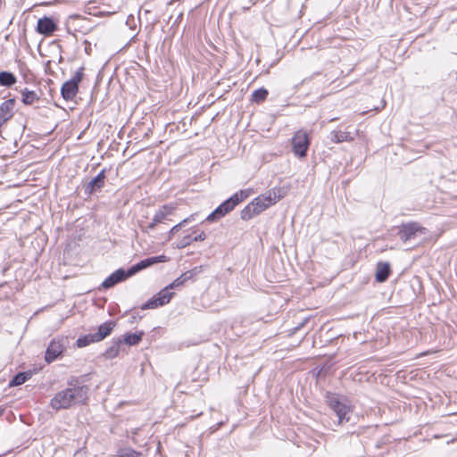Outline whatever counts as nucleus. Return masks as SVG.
<instances>
[{"mask_svg":"<svg viewBox=\"0 0 457 457\" xmlns=\"http://www.w3.org/2000/svg\"><path fill=\"white\" fill-rule=\"evenodd\" d=\"M161 305L158 303V300L156 295H154L151 299H149L147 302L142 304L141 309L146 310V309H154L157 307H160Z\"/></svg>","mask_w":457,"mask_h":457,"instance_id":"nucleus-32","label":"nucleus"},{"mask_svg":"<svg viewBox=\"0 0 457 457\" xmlns=\"http://www.w3.org/2000/svg\"><path fill=\"white\" fill-rule=\"evenodd\" d=\"M154 259L152 257L145 258L129 268V275H135L138 271L154 265Z\"/></svg>","mask_w":457,"mask_h":457,"instance_id":"nucleus-20","label":"nucleus"},{"mask_svg":"<svg viewBox=\"0 0 457 457\" xmlns=\"http://www.w3.org/2000/svg\"><path fill=\"white\" fill-rule=\"evenodd\" d=\"M30 378H31L30 371L19 372L9 382V386L12 387V386L22 385L27 380H29Z\"/></svg>","mask_w":457,"mask_h":457,"instance_id":"nucleus-24","label":"nucleus"},{"mask_svg":"<svg viewBox=\"0 0 457 457\" xmlns=\"http://www.w3.org/2000/svg\"><path fill=\"white\" fill-rule=\"evenodd\" d=\"M79 92V87L69 82L68 80L63 83L61 88V95L66 101H71L75 98Z\"/></svg>","mask_w":457,"mask_h":457,"instance_id":"nucleus-15","label":"nucleus"},{"mask_svg":"<svg viewBox=\"0 0 457 457\" xmlns=\"http://www.w3.org/2000/svg\"><path fill=\"white\" fill-rule=\"evenodd\" d=\"M84 67H80L76 72L75 74L73 75V77L69 79L68 81L72 83V84H75V86L79 87V83L82 81L83 79V77H84Z\"/></svg>","mask_w":457,"mask_h":457,"instance_id":"nucleus-31","label":"nucleus"},{"mask_svg":"<svg viewBox=\"0 0 457 457\" xmlns=\"http://www.w3.org/2000/svg\"><path fill=\"white\" fill-rule=\"evenodd\" d=\"M266 194L268 198L272 202V204H275L287 195V190L285 187H274L269 190Z\"/></svg>","mask_w":457,"mask_h":457,"instance_id":"nucleus-19","label":"nucleus"},{"mask_svg":"<svg viewBox=\"0 0 457 457\" xmlns=\"http://www.w3.org/2000/svg\"><path fill=\"white\" fill-rule=\"evenodd\" d=\"M308 321V319H305L301 324H299L297 327H295L294 329H293V332L292 333H295V331H297L298 329H300L301 328H303L304 326V324Z\"/></svg>","mask_w":457,"mask_h":457,"instance_id":"nucleus-37","label":"nucleus"},{"mask_svg":"<svg viewBox=\"0 0 457 457\" xmlns=\"http://www.w3.org/2000/svg\"><path fill=\"white\" fill-rule=\"evenodd\" d=\"M251 193V189H243L235 193L233 195L220 204L212 212H211L207 216L206 220L209 222L219 220L220 218L233 211L237 204L248 198Z\"/></svg>","mask_w":457,"mask_h":457,"instance_id":"nucleus-2","label":"nucleus"},{"mask_svg":"<svg viewBox=\"0 0 457 457\" xmlns=\"http://www.w3.org/2000/svg\"><path fill=\"white\" fill-rule=\"evenodd\" d=\"M121 344L122 340L120 337L113 339L112 345H110L104 353V356L106 359H113L116 356H118L120 353V346Z\"/></svg>","mask_w":457,"mask_h":457,"instance_id":"nucleus-18","label":"nucleus"},{"mask_svg":"<svg viewBox=\"0 0 457 457\" xmlns=\"http://www.w3.org/2000/svg\"><path fill=\"white\" fill-rule=\"evenodd\" d=\"M329 138L334 143L350 142L353 139L349 132L336 130L330 133Z\"/></svg>","mask_w":457,"mask_h":457,"instance_id":"nucleus-22","label":"nucleus"},{"mask_svg":"<svg viewBox=\"0 0 457 457\" xmlns=\"http://www.w3.org/2000/svg\"><path fill=\"white\" fill-rule=\"evenodd\" d=\"M57 30V24L53 18L45 16L37 21V31L45 37L51 36Z\"/></svg>","mask_w":457,"mask_h":457,"instance_id":"nucleus-10","label":"nucleus"},{"mask_svg":"<svg viewBox=\"0 0 457 457\" xmlns=\"http://www.w3.org/2000/svg\"><path fill=\"white\" fill-rule=\"evenodd\" d=\"M194 214L184 219L179 223L176 224L171 228V229L169 232L168 240H170L172 236L177 233L182 227H184L186 224L189 223L191 220H194Z\"/></svg>","mask_w":457,"mask_h":457,"instance_id":"nucleus-28","label":"nucleus"},{"mask_svg":"<svg viewBox=\"0 0 457 457\" xmlns=\"http://www.w3.org/2000/svg\"><path fill=\"white\" fill-rule=\"evenodd\" d=\"M173 289L172 287H169V285L165 287L163 289H162L158 294H156V297L158 300V303L161 306H163L170 303L171 298L173 297L174 293L170 292V290Z\"/></svg>","mask_w":457,"mask_h":457,"instance_id":"nucleus-21","label":"nucleus"},{"mask_svg":"<svg viewBox=\"0 0 457 457\" xmlns=\"http://www.w3.org/2000/svg\"><path fill=\"white\" fill-rule=\"evenodd\" d=\"M391 273V267L388 262H379L377 264L376 270V280L379 283H383L387 280Z\"/></svg>","mask_w":457,"mask_h":457,"instance_id":"nucleus-14","label":"nucleus"},{"mask_svg":"<svg viewBox=\"0 0 457 457\" xmlns=\"http://www.w3.org/2000/svg\"><path fill=\"white\" fill-rule=\"evenodd\" d=\"M326 401L330 409L337 417L338 425L348 422L351 419L352 410L350 406L342 403L337 395L327 393Z\"/></svg>","mask_w":457,"mask_h":457,"instance_id":"nucleus-4","label":"nucleus"},{"mask_svg":"<svg viewBox=\"0 0 457 457\" xmlns=\"http://www.w3.org/2000/svg\"><path fill=\"white\" fill-rule=\"evenodd\" d=\"M156 227V224L151 221L145 228V231L153 230Z\"/></svg>","mask_w":457,"mask_h":457,"instance_id":"nucleus-36","label":"nucleus"},{"mask_svg":"<svg viewBox=\"0 0 457 457\" xmlns=\"http://www.w3.org/2000/svg\"><path fill=\"white\" fill-rule=\"evenodd\" d=\"M105 178V170H102L97 176L84 186L85 194L91 195L94 193L100 191L104 186Z\"/></svg>","mask_w":457,"mask_h":457,"instance_id":"nucleus-8","label":"nucleus"},{"mask_svg":"<svg viewBox=\"0 0 457 457\" xmlns=\"http://www.w3.org/2000/svg\"><path fill=\"white\" fill-rule=\"evenodd\" d=\"M21 93L22 96L21 101L25 105H31L40 99L39 96L35 91L28 88L21 89Z\"/></svg>","mask_w":457,"mask_h":457,"instance_id":"nucleus-17","label":"nucleus"},{"mask_svg":"<svg viewBox=\"0 0 457 457\" xmlns=\"http://www.w3.org/2000/svg\"><path fill=\"white\" fill-rule=\"evenodd\" d=\"M269 92L266 88L261 87L254 90L252 94V101L256 104L262 103L268 96Z\"/></svg>","mask_w":457,"mask_h":457,"instance_id":"nucleus-26","label":"nucleus"},{"mask_svg":"<svg viewBox=\"0 0 457 457\" xmlns=\"http://www.w3.org/2000/svg\"><path fill=\"white\" fill-rule=\"evenodd\" d=\"M64 345L62 340L53 339L46 351L45 360L47 363L55 361L63 352Z\"/></svg>","mask_w":457,"mask_h":457,"instance_id":"nucleus-7","label":"nucleus"},{"mask_svg":"<svg viewBox=\"0 0 457 457\" xmlns=\"http://www.w3.org/2000/svg\"><path fill=\"white\" fill-rule=\"evenodd\" d=\"M16 100L10 98L2 103V123L10 120L15 113Z\"/></svg>","mask_w":457,"mask_h":457,"instance_id":"nucleus-12","label":"nucleus"},{"mask_svg":"<svg viewBox=\"0 0 457 457\" xmlns=\"http://www.w3.org/2000/svg\"><path fill=\"white\" fill-rule=\"evenodd\" d=\"M68 385L70 387L58 392L52 398L50 405L54 410L68 409L75 404L85 403L87 401V386L79 385L76 378L70 379Z\"/></svg>","mask_w":457,"mask_h":457,"instance_id":"nucleus-1","label":"nucleus"},{"mask_svg":"<svg viewBox=\"0 0 457 457\" xmlns=\"http://www.w3.org/2000/svg\"><path fill=\"white\" fill-rule=\"evenodd\" d=\"M141 453L132 448H123L118 452L117 457H139Z\"/></svg>","mask_w":457,"mask_h":457,"instance_id":"nucleus-29","label":"nucleus"},{"mask_svg":"<svg viewBox=\"0 0 457 457\" xmlns=\"http://www.w3.org/2000/svg\"><path fill=\"white\" fill-rule=\"evenodd\" d=\"M116 326L114 320H108L98 327L97 332L79 337L77 339L78 347H85L92 343H97L104 340L112 332Z\"/></svg>","mask_w":457,"mask_h":457,"instance_id":"nucleus-3","label":"nucleus"},{"mask_svg":"<svg viewBox=\"0 0 457 457\" xmlns=\"http://www.w3.org/2000/svg\"><path fill=\"white\" fill-rule=\"evenodd\" d=\"M251 204L253 205V208L258 214L273 205L272 202L268 198L267 194L257 196L251 202Z\"/></svg>","mask_w":457,"mask_h":457,"instance_id":"nucleus-13","label":"nucleus"},{"mask_svg":"<svg viewBox=\"0 0 457 457\" xmlns=\"http://www.w3.org/2000/svg\"><path fill=\"white\" fill-rule=\"evenodd\" d=\"M144 336V332H137V333H127L123 336V338H121L122 343L128 345H137L140 343L142 340V337Z\"/></svg>","mask_w":457,"mask_h":457,"instance_id":"nucleus-23","label":"nucleus"},{"mask_svg":"<svg viewBox=\"0 0 457 457\" xmlns=\"http://www.w3.org/2000/svg\"><path fill=\"white\" fill-rule=\"evenodd\" d=\"M426 231L427 229L418 222H408L399 228L397 235L403 243H408L417 239L419 236L425 235Z\"/></svg>","mask_w":457,"mask_h":457,"instance_id":"nucleus-5","label":"nucleus"},{"mask_svg":"<svg viewBox=\"0 0 457 457\" xmlns=\"http://www.w3.org/2000/svg\"><path fill=\"white\" fill-rule=\"evenodd\" d=\"M174 211V207L170 205H162L154 214L153 222L156 225L163 222L168 219V216L171 215Z\"/></svg>","mask_w":457,"mask_h":457,"instance_id":"nucleus-16","label":"nucleus"},{"mask_svg":"<svg viewBox=\"0 0 457 457\" xmlns=\"http://www.w3.org/2000/svg\"><path fill=\"white\" fill-rule=\"evenodd\" d=\"M292 151L295 156L303 158L307 154L310 145V138L308 134L303 130H298L292 137Z\"/></svg>","mask_w":457,"mask_h":457,"instance_id":"nucleus-6","label":"nucleus"},{"mask_svg":"<svg viewBox=\"0 0 457 457\" xmlns=\"http://www.w3.org/2000/svg\"><path fill=\"white\" fill-rule=\"evenodd\" d=\"M193 238L194 242L204 241L206 238V234L204 231H202L198 235L193 236Z\"/></svg>","mask_w":457,"mask_h":457,"instance_id":"nucleus-34","label":"nucleus"},{"mask_svg":"<svg viewBox=\"0 0 457 457\" xmlns=\"http://www.w3.org/2000/svg\"><path fill=\"white\" fill-rule=\"evenodd\" d=\"M201 267H195L192 270H187L177 278L172 283L169 285V287L176 288L183 286L187 281L194 279V278L200 273Z\"/></svg>","mask_w":457,"mask_h":457,"instance_id":"nucleus-11","label":"nucleus"},{"mask_svg":"<svg viewBox=\"0 0 457 457\" xmlns=\"http://www.w3.org/2000/svg\"><path fill=\"white\" fill-rule=\"evenodd\" d=\"M194 242L193 235H187L183 237L176 245V247L179 249L185 248L190 245Z\"/></svg>","mask_w":457,"mask_h":457,"instance_id":"nucleus-30","label":"nucleus"},{"mask_svg":"<svg viewBox=\"0 0 457 457\" xmlns=\"http://www.w3.org/2000/svg\"><path fill=\"white\" fill-rule=\"evenodd\" d=\"M132 275H129V270L119 269L107 277L102 283V287L105 289L113 287L120 282L124 281Z\"/></svg>","mask_w":457,"mask_h":457,"instance_id":"nucleus-9","label":"nucleus"},{"mask_svg":"<svg viewBox=\"0 0 457 457\" xmlns=\"http://www.w3.org/2000/svg\"><path fill=\"white\" fill-rule=\"evenodd\" d=\"M6 156H8V154H2V157H3V158H4V157H6Z\"/></svg>","mask_w":457,"mask_h":457,"instance_id":"nucleus-38","label":"nucleus"},{"mask_svg":"<svg viewBox=\"0 0 457 457\" xmlns=\"http://www.w3.org/2000/svg\"><path fill=\"white\" fill-rule=\"evenodd\" d=\"M258 215V213L255 212L253 205L252 204H248L240 213L241 219L244 220H249L253 219L254 216Z\"/></svg>","mask_w":457,"mask_h":457,"instance_id":"nucleus-27","label":"nucleus"},{"mask_svg":"<svg viewBox=\"0 0 457 457\" xmlns=\"http://www.w3.org/2000/svg\"><path fill=\"white\" fill-rule=\"evenodd\" d=\"M154 263H159V262H166L170 260V258L166 255H158V256H153Z\"/></svg>","mask_w":457,"mask_h":457,"instance_id":"nucleus-33","label":"nucleus"},{"mask_svg":"<svg viewBox=\"0 0 457 457\" xmlns=\"http://www.w3.org/2000/svg\"><path fill=\"white\" fill-rule=\"evenodd\" d=\"M2 220H10L12 217L9 215L7 212H2Z\"/></svg>","mask_w":457,"mask_h":457,"instance_id":"nucleus-35","label":"nucleus"},{"mask_svg":"<svg viewBox=\"0 0 457 457\" xmlns=\"http://www.w3.org/2000/svg\"><path fill=\"white\" fill-rule=\"evenodd\" d=\"M17 82L16 76L10 72L2 71V87H11Z\"/></svg>","mask_w":457,"mask_h":457,"instance_id":"nucleus-25","label":"nucleus"}]
</instances>
